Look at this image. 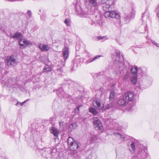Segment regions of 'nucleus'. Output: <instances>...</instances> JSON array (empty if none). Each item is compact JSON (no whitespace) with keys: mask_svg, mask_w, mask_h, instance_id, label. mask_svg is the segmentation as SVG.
Here are the masks:
<instances>
[{"mask_svg":"<svg viewBox=\"0 0 159 159\" xmlns=\"http://www.w3.org/2000/svg\"><path fill=\"white\" fill-rule=\"evenodd\" d=\"M93 123L95 127L98 128V129L102 130V124L99 119L97 117L93 118Z\"/></svg>","mask_w":159,"mask_h":159,"instance_id":"obj_10","label":"nucleus"},{"mask_svg":"<svg viewBox=\"0 0 159 159\" xmlns=\"http://www.w3.org/2000/svg\"><path fill=\"white\" fill-rule=\"evenodd\" d=\"M135 8L132 7L131 9V11L130 12V16L129 14H125L124 16V21L126 23H129L130 20V19L133 17L135 15Z\"/></svg>","mask_w":159,"mask_h":159,"instance_id":"obj_8","label":"nucleus"},{"mask_svg":"<svg viewBox=\"0 0 159 159\" xmlns=\"http://www.w3.org/2000/svg\"><path fill=\"white\" fill-rule=\"evenodd\" d=\"M46 18V15L45 13H43V14L40 15V18L43 21H44Z\"/></svg>","mask_w":159,"mask_h":159,"instance_id":"obj_31","label":"nucleus"},{"mask_svg":"<svg viewBox=\"0 0 159 159\" xmlns=\"http://www.w3.org/2000/svg\"><path fill=\"white\" fill-rule=\"evenodd\" d=\"M74 62H79L80 61V59H78L77 60H75L74 61Z\"/></svg>","mask_w":159,"mask_h":159,"instance_id":"obj_44","label":"nucleus"},{"mask_svg":"<svg viewBox=\"0 0 159 159\" xmlns=\"http://www.w3.org/2000/svg\"><path fill=\"white\" fill-rule=\"evenodd\" d=\"M38 48L43 51H47L50 49V47L48 45L43 44H41L38 45Z\"/></svg>","mask_w":159,"mask_h":159,"instance_id":"obj_15","label":"nucleus"},{"mask_svg":"<svg viewBox=\"0 0 159 159\" xmlns=\"http://www.w3.org/2000/svg\"><path fill=\"white\" fill-rule=\"evenodd\" d=\"M147 68L145 67H140L139 68V73L144 74L147 71Z\"/></svg>","mask_w":159,"mask_h":159,"instance_id":"obj_22","label":"nucleus"},{"mask_svg":"<svg viewBox=\"0 0 159 159\" xmlns=\"http://www.w3.org/2000/svg\"><path fill=\"white\" fill-rule=\"evenodd\" d=\"M32 15L31 11L30 10H28L26 16L28 18H30L31 17Z\"/></svg>","mask_w":159,"mask_h":159,"instance_id":"obj_32","label":"nucleus"},{"mask_svg":"<svg viewBox=\"0 0 159 159\" xmlns=\"http://www.w3.org/2000/svg\"><path fill=\"white\" fill-rule=\"evenodd\" d=\"M114 74H117L118 73V72L117 71H115L114 72Z\"/></svg>","mask_w":159,"mask_h":159,"instance_id":"obj_47","label":"nucleus"},{"mask_svg":"<svg viewBox=\"0 0 159 159\" xmlns=\"http://www.w3.org/2000/svg\"><path fill=\"white\" fill-rule=\"evenodd\" d=\"M79 107H80V106H78V107L75 109V110L76 111V110H77L78 111H79Z\"/></svg>","mask_w":159,"mask_h":159,"instance_id":"obj_46","label":"nucleus"},{"mask_svg":"<svg viewBox=\"0 0 159 159\" xmlns=\"http://www.w3.org/2000/svg\"><path fill=\"white\" fill-rule=\"evenodd\" d=\"M28 100V99H27L26 100L24 101V102H22L21 103L20 102V104H21V106H22Z\"/></svg>","mask_w":159,"mask_h":159,"instance_id":"obj_43","label":"nucleus"},{"mask_svg":"<svg viewBox=\"0 0 159 159\" xmlns=\"http://www.w3.org/2000/svg\"><path fill=\"white\" fill-rule=\"evenodd\" d=\"M89 4L91 7H97L99 5V3L97 0H88Z\"/></svg>","mask_w":159,"mask_h":159,"instance_id":"obj_18","label":"nucleus"},{"mask_svg":"<svg viewBox=\"0 0 159 159\" xmlns=\"http://www.w3.org/2000/svg\"><path fill=\"white\" fill-rule=\"evenodd\" d=\"M101 22V21L100 20H97V21H96V24H97L98 25H100Z\"/></svg>","mask_w":159,"mask_h":159,"instance_id":"obj_40","label":"nucleus"},{"mask_svg":"<svg viewBox=\"0 0 159 159\" xmlns=\"http://www.w3.org/2000/svg\"><path fill=\"white\" fill-rule=\"evenodd\" d=\"M146 14V12H144L143 13V15H142V19H143L144 17V16H145Z\"/></svg>","mask_w":159,"mask_h":159,"instance_id":"obj_42","label":"nucleus"},{"mask_svg":"<svg viewBox=\"0 0 159 159\" xmlns=\"http://www.w3.org/2000/svg\"><path fill=\"white\" fill-rule=\"evenodd\" d=\"M51 70V67L46 66L44 68L43 71V72H49Z\"/></svg>","mask_w":159,"mask_h":159,"instance_id":"obj_28","label":"nucleus"},{"mask_svg":"<svg viewBox=\"0 0 159 159\" xmlns=\"http://www.w3.org/2000/svg\"><path fill=\"white\" fill-rule=\"evenodd\" d=\"M63 122H59V125L61 127L63 125Z\"/></svg>","mask_w":159,"mask_h":159,"instance_id":"obj_45","label":"nucleus"},{"mask_svg":"<svg viewBox=\"0 0 159 159\" xmlns=\"http://www.w3.org/2000/svg\"><path fill=\"white\" fill-rule=\"evenodd\" d=\"M103 38V37L101 36H99L98 37V39L99 40L102 39Z\"/></svg>","mask_w":159,"mask_h":159,"instance_id":"obj_41","label":"nucleus"},{"mask_svg":"<svg viewBox=\"0 0 159 159\" xmlns=\"http://www.w3.org/2000/svg\"><path fill=\"white\" fill-rule=\"evenodd\" d=\"M42 156L45 158H53L55 156L57 149L55 148H44L40 151Z\"/></svg>","mask_w":159,"mask_h":159,"instance_id":"obj_1","label":"nucleus"},{"mask_svg":"<svg viewBox=\"0 0 159 159\" xmlns=\"http://www.w3.org/2000/svg\"><path fill=\"white\" fill-rule=\"evenodd\" d=\"M102 8L103 10L105 11V12L104 13V16L105 17L115 18L116 19L119 17V16L115 11H110V10H111V7L110 5V2L103 4Z\"/></svg>","mask_w":159,"mask_h":159,"instance_id":"obj_2","label":"nucleus"},{"mask_svg":"<svg viewBox=\"0 0 159 159\" xmlns=\"http://www.w3.org/2000/svg\"><path fill=\"white\" fill-rule=\"evenodd\" d=\"M137 146V143L134 142H131L129 150L132 153H134L135 149V146Z\"/></svg>","mask_w":159,"mask_h":159,"instance_id":"obj_19","label":"nucleus"},{"mask_svg":"<svg viewBox=\"0 0 159 159\" xmlns=\"http://www.w3.org/2000/svg\"><path fill=\"white\" fill-rule=\"evenodd\" d=\"M138 146L139 148L137 155L138 158L139 159H150L147 150L143 145L139 144Z\"/></svg>","mask_w":159,"mask_h":159,"instance_id":"obj_3","label":"nucleus"},{"mask_svg":"<svg viewBox=\"0 0 159 159\" xmlns=\"http://www.w3.org/2000/svg\"><path fill=\"white\" fill-rule=\"evenodd\" d=\"M69 49L68 48L66 47H65L63 49V51L62 52L63 56L64 58V61H61L60 62V65H59L60 67H62L65 66V61L68 58L69 56Z\"/></svg>","mask_w":159,"mask_h":159,"instance_id":"obj_7","label":"nucleus"},{"mask_svg":"<svg viewBox=\"0 0 159 159\" xmlns=\"http://www.w3.org/2000/svg\"><path fill=\"white\" fill-rule=\"evenodd\" d=\"M64 22L67 26H70V20L69 19H68L67 18L65 20Z\"/></svg>","mask_w":159,"mask_h":159,"instance_id":"obj_33","label":"nucleus"},{"mask_svg":"<svg viewBox=\"0 0 159 159\" xmlns=\"http://www.w3.org/2000/svg\"><path fill=\"white\" fill-rule=\"evenodd\" d=\"M131 71L132 73L136 74L137 72L139 73V68L137 66H135L131 69Z\"/></svg>","mask_w":159,"mask_h":159,"instance_id":"obj_23","label":"nucleus"},{"mask_svg":"<svg viewBox=\"0 0 159 159\" xmlns=\"http://www.w3.org/2000/svg\"><path fill=\"white\" fill-rule=\"evenodd\" d=\"M117 103L119 105L123 106L127 104L128 102L126 99L124 98V96H123L118 101Z\"/></svg>","mask_w":159,"mask_h":159,"instance_id":"obj_14","label":"nucleus"},{"mask_svg":"<svg viewBox=\"0 0 159 159\" xmlns=\"http://www.w3.org/2000/svg\"><path fill=\"white\" fill-rule=\"evenodd\" d=\"M100 101L101 100H94L93 102V104L94 106L96 107L97 108L99 109H102L103 107L101 105Z\"/></svg>","mask_w":159,"mask_h":159,"instance_id":"obj_13","label":"nucleus"},{"mask_svg":"<svg viewBox=\"0 0 159 159\" xmlns=\"http://www.w3.org/2000/svg\"><path fill=\"white\" fill-rule=\"evenodd\" d=\"M6 61L8 66H15L18 63L13 56H11L8 57L6 60Z\"/></svg>","mask_w":159,"mask_h":159,"instance_id":"obj_9","label":"nucleus"},{"mask_svg":"<svg viewBox=\"0 0 159 159\" xmlns=\"http://www.w3.org/2000/svg\"><path fill=\"white\" fill-rule=\"evenodd\" d=\"M131 82L134 84H136L137 82V77L136 75L132 76L130 79Z\"/></svg>","mask_w":159,"mask_h":159,"instance_id":"obj_21","label":"nucleus"},{"mask_svg":"<svg viewBox=\"0 0 159 159\" xmlns=\"http://www.w3.org/2000/svg\"><path fill=\"white\" fill-rule=\"evenodd\" d=\"M20 104V102H17V103L16 104V105L18 106V105Z\"/></svg>","mask_w":159,"mask_h":159,"instance_id":"obj_48","label":"nucleus"},{"mask_svg":"<svg viewBox=\"0 0 159 159\" xmlns=\"http://www.w3.org/2000/svg\"><path fill=\"white\" fill-rule=\"evenodd\" d=\"M67 143L70 149L73 151L76 150L80 146V143L79 142L75 141L71 137H68Z\"/></svg>","mask_w":159,"mask_h":159,"instance_id":"obj_5","label":"nucleus"},{"mask_svg":"<svg viewBox=\"0 0 159 159\" xmlns=\"http://www.w3.org/2000/svg\"><path fill=\"white\" fill-rule=\"evenodd\" d=\"M100 57H101V56H100V55L96 56H95V57H94L90 61H89V60H88L86 61H85V63L86 64H88L89 63H91V62L93 61H94L95 60H96V59H97L98 58H99Z\"/></svg>","mask_w":159,"mask_h":159,"instance_id":"obj_25","label":"nucleus"},{"mask_svg":"<svg viewBox=\"0 0 159 159\" xmlns=\"http://www.w3.org/2000/svg\"><path fill=\"white\" fill-rule=\"evenodd\" d=\"M12 37L14 39H16L18 40L23 37V35L20 32H17L15 33L13 35H11Z\"/></svg>","mask_w":159,"mask_h":159,"instance_id":"obj_20","label":"nucleus"},{"mask_svg":"<svg viewBox=\"0 0 159 159\" xmlns=\"http://www.w3.org/2000/svg\"><path fill=\"white\" fill-rule=\"evenodd\" d=\"M124 96L128 103L133 101L134 99V94L131 92H128L126 93Z\"/></svg>","mask_w":159,"mask_h":159,"instance_id":"obj_11","label":"nucleus"},{"mask_svg":"<svg viewBox=\"0 0 159 159\" xmlns=\"http://www.w3.org/2000/svg\"><path fill=\"white\" fill-rule=\"evenodd\" d=\"M22 39H22V38H20L19 39V45L20 46V48H26V46H25V45L23 43H22V42L23 43V41L22 40Z\"/></svg>","mask_w":159,"mask_h":159,"instance_id":"obj_27","label":"nucleus"},{"mask_svg":"<svg viewBox=\"0 0 159 159\" xmlns=\"http://www.w3.org/2000/svg\"><path fill=\"white\" fill-rule=\"evenodd\" d=\"M97 18V16L95 17L94 19L92 20V22L91 24L92 25H93L96 24V20H95V18Z\"/></svg>","mask_w":159,"mask_h":159,"instance_id":"obj_37","label":"nucleus"},{"mask_svg":"<svg viewBox=\"0 0 159 159\" xmlns=\"http://www.w3.org/2000/svg\"><path fill=\"white\" fill-rule=\"evenodd\" d=\"M118 92V90L116 88H113L111 89L110 92L109 99L111 103L113 102L116 99L117 95L119 94Z\"/></svg>","mask_w":159,"mask_h":159,"instance_id":"obj_6","label":"nucleus"},{"mask_svg":"<svg viewBox=\"0 0 159 159\" xmlns=\"http://www.w3.org/2000/svg\"><path fill=\"white\" fill-rule=\"evenodd\" d=\"M39 11L40 12V13L39 12L38 13L39 15H41V10H39Z\"/></svg>","mask_w":159,"mask_h":159,"instance_id":"obj_49","label":"nucleus"},{"mask_svg":"<svg viewBox=\"0 0 159 159\" xmlns=\"http://www.w3.org/2000/svg\"><path fill=\"white\" fill-rule=\"evenodd\" d=\"M22 40L23 41V43L24 45L26 46V48L30 44L31 45H32V43H31L29 41H27L26 40L24 39H22Z\"/></svg>","mask_w":159,"mask_h":159,"instance_id":"obj_26","label":"nucleus"},{"mask_svg":"<svg viewBox=\"0 0 159 159\" xmlns=\"http://www.w3.org/2000/svg\"><path fill=\"white\" fill-rule=\"evenodd\" d=\"M62 88H60L57 90V94L59 96H60V94L61 95H62L63 92L62 91Z\"/></svg>","mask_w":159,"mask_h":159,"instance_id":"obj_30","label":"nucleus"},{"mask_svg":"<svg viewBox=\"0 0 159 159\" xmlns=\"http://www.w3.org/2000/svg\"><path fill=\"white\" fill-rule=\"evenodd\" d=\"M49 130L50 133L53 134L55 136L58 137L59 132L56 128L52 126L50 128Z\"/></svg>","mask_w":159,"mask_h":159,"instance_id":"obj_16","label":"nucleus"},{"mask_svg":"<svg viewBox=\"0 0 159 159\" xmlns=\"http://www.w3.org/2000/svg\"><path fill=\"white\" fill-rule=\"evenodd\" d=\"M89 112L94 115H97L98 113L96 109L93 107H91L89 108Z\"/></svg>","mask_w":159,"mask_h":159,"instance_id":"obj_24","label":"nucleus"},{"mask_svg":"<svg viewBox=\"0 0 159 159\" xmlns=\"http://www.w3.org/2000/svg\"><path fill=\"white\" fill-rule=\"evenodd\" d=\"M156 11H157V16L158 17H159V5L157 7V8L156 9Z\"/></svg>","mask_w":159,"mask_h":159,"instance_id":"obj_38","label":"nucleus"},{"mask_svg":"<svg viewBox=\"0 0 159 159\" xmlns=\"http://www.w3.org/2000/svg\"><path fill=\"white\" fill-rule=\"evenodd\" d=\"M7 81L5 82V84L8 87L12 86L16 82L15 79L11 78H7Z\"/></svg>","mask_w":159,"mask_h":159,"instance_id":"obj_12","label":"nucleus"},{"mask_svg":"<svg viewBox=\"0 0 159 159\" xmlns=\"http://www.w3.org/2000/svg\"><path fill=\"white\" fill-rule=\"evenodd\" d=\"M75 11L79 14L81 13V11L80 10H78V7H75Z\"/></svg>","mask_w":159,"mask_h":159,"instance_id":"obj_39","label":"nucleus"},{"mask_svg":"<svg viewBox=\"0 0 159 159\" xmlns=\"http://www.w3.org/2000/svg\"><path fill=\"white\" fill-rule=\"evenodd\" d=\"M111 0H101V1L98 2L99 5L102 4H105L106 3H109L110 2Z\"/></svg>","mask_w":159,"mask_h":159,"instance_id":"obj_29","label":"nucleus"},{"mask_svg":"<svg viewBox=\"0 0 159 159\" xmlns=\"http://www.w3.org/2000/svg\"><path fill=\"white\" fill-rule=\"evenodd\" d=\"M74 125V124H71L70 125V126L69 127V130L70 131H71L74 129V128H73Z\"/></svg>","mask_w":159,"mask_h":159,"instance_id":"obj_34","label":"nucleus"},{"mask_svg":"<svg viewBox=\"0 0 159 159\" xmlns=\"http://www.w3.org/2000/svg\"><path fill=\"white\" fill-rule=\"evenodd\" d=\"M120 51L116 50L115 53L111 55V57L114 61L115 64H118V66L120 68L123 66V62L120 58Z\"/></svg>","mask_w":159,"mask_h":159,"instance_id":"obj_4","label":"nucleus"},{"mask_svg":"<svg viewBox=\"0 0 159 159\" xmlns=\"http://www.w3.org/2000/svg\"><path fill=\"white\" fill-rule=\"evenodd\" d=\"M151 42L153 44L157 47H159V44H158L156 42H155L154 41L152 40H151Z\"/></svg>","mask_w":159,"mask_h":159,"instance_id":"obj_36","label":"nucleus"},{"mask_svg":"<svg viewBox=\"0 0 159 159\" xmlns=\"http://www.w3.org/2000/svg\"><path fill=\"white\" fill-rule=\"evenodd\" d=\"M57 71H60V70H61V69L60 68V69H57Z\"/></svg>","mask_w":159,"mask_h":159,"instance_id":"obj_50","label":"nucleus"},{"mask_svg":"<svg viewBox=\"0 0 159 159\" xmlns=\"http://www.w3.org/2000/svg\"><path fill=\"white\" fill-rule=\"evenodd\" d=\"M129 77V74L128 73L126 72V74H125L124 76V80L127 79Z\"/></svg>","mask_w":159,"mask_h":159,"instance_id":"obj_35","label":"nucleus"},{"mask_svg":"<svg viewBox=\"0 0 159 159\" xmlns=\"http://www.w3.org/2000/svg\"><path fill=\"white\" fill-rule=\"evenodd\" d=\"M114 135L117 137L121 141L123 142L125 140V137L123 135L120 134L119 133L114 132Z\"/></svg>","mask_w":159,"mask_h":159,"instance_id":"obj_17","label":"nucleus"}]
</instances>
